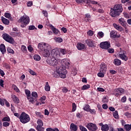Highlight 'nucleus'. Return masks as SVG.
Returning <instances> with one entry per match:
<instances>
[{"instance_id":"58836bf2","label":"nucleus","mask_w":131,"mask_h":131,"mask_svg":"<svg viewBox=\"0 0 131 131\" xmlns=\"http://www.w3.org/2000/svg\"><path fill=\"white\" fill-rule=\"evenodd\" d=\"M113 116L116 119H117V118H118V111H115V112L113 113Z\"/></svg>"},{"instance_id":"f03ea898","label":"nucleus","mask_w":131,"mask_h":131,"mask_svg":"<svg viewBox=\"0 0 131 131\" xmlns=\"http://www.w3.org/2000/svg\"><path fill=\"white\" fill-rule=\"evenodd\" d=\"M122 11H123L122 4H117L115 5L114 9H111L110 15L112 17H116V16H119Z\"/></svg>"},{"instance_id":"13d9d810","label":"nucleus","mask_w":131,"mask_h":131,"mask_svg":"<svg viewBox=\"0 0 131 131\" xmlns=\"http://www.w3.org/2000/svg\"><path fill=\"white\" fill-rule=\"evenodd\" d=\"M121 101L122 102V103H125V102H126V96H123L122 97Z\"/></svg>"},{"instance_id":"37998d69","label":"nucleus","mask_w":131,"mask_h":131,"mask_svg":"<svg viewBox=\"0 0 131 131\" xmlns=\"http://www.w3.org/2000/svg\"><path fill=\"white\" fill-rule=\"evenodd\" d=\"M37 123L38 125H41V126H43V122H42V120H38V121H37Z\"/></svg>"},{"instance_id":"c756f323","label":"nucleus","mask_w":131,"mask_h":131,"mask_svg":"<svg viewBox=\"0 0 131 131\" xmlns=\"http://www.w3.org/2000/svg\"><path fill=\"white\" fill-rule=\"evenodd\" d=\"M45 90L46 92H50V91H51V86L49 84V82H46Z\"/></svg>"},{"instance_id":"c85d7f7f","label":"nucleus","mask_w":131,"mask_h":131,"mask_svg":"<svg viewBox=\"0 0 131 131\" xmlns=\"http://www.w3.org/2000/svg\"><path fill=\"white\" fill-rule=\"evenodd\" d=\"M114 64H115L116 66H120V65H121V60L118 59H114Z\"/></svg>"},{"instance_id":"7ed1b4c3","label":"nucleus","mask_w":131,"mask_h":131,"mask_svg":"<svg viewBox=\"0 0 131 131\" xmlns=\"http://www.w3.org/2000/svg\"><path fill=\"white\" fill-rule=\"evenodd\" d=\"M19 119L21 123L25 124V123H28L29 121H30V117L25 112H23L19 117Z\"/></svg>"},{"instance_id":"052dcab7","label":"nucleus","mask_w":131,"mask_h":131,"mask_svg":"<svg viewBox=\"0 0 131 131\" xmlns=\"http://www.w3.org/2000/svg\"><path fill=\"white\" fill-rule=\"evenodd\" d=\"M29 73H30V74H31L32 75H36V73H35V72H34V71H33L31 69H29Z\"/></svg>"},{"instance_id":"f3484780","label":"nucleus","mask_w":131,"mask_h":131,"mask_svg":"<svg viewBox=\"0 0 131 131\" xmlns=\"http://www.w3.org/2000/svg\"><path fill=\"white\" fill-rule=\"evenodd\" d=\"M85 42L90 48H94V47H95V41L92 39H87L86 40Z\"/></svg>"},{"instance_id":"49530a36","label":"nucleus","mask_w":131,"mask_h":131,"mask_svg":"<svg viewBox=\"0 0 131 131\" xmlns=\"http://www.w3.org/2000/svg\"><path fill=\"white\" fill-rule=\"evenodd\" d=\"M5 99L0 98V105H1V106H5Z\"/></svg>"},{"instance_id":"680f3d73","label":"nucleus","mask_w":131,"mask_h":131,"mask_svg":"<svg viewBox=\"0 0 131 131\" xmlns=\"http://www.w3.org/2000/svg\"><path fill=\"white\" fill-rule=\"evenodd\" d=\"M107 52L110 54H112L113 53H114V49H113V48L108 49L107 50Z\"/></svg>"},{"instance_id":"6e6552de","label":"nucleus","mask_w":131,"mask_h":131,"mask_svg":"<svg viewBox=\"0 0 131 131\" xmlns=\"http://www.w3.org/2000/svg\"><path fill=\"white\" fill-rule=\"evenodd\" d=\"M60 51L58 50L53 49L51 51V58L57 59L60 58Z\"/></svg>"},{"instance_id":"6ab92c4d","label":"nucleus","mask_w":131,"mask_h":131,"mask_svg":"<svg viewBox=\"0 0 131 131\" xmlns=\"http://www.w3.org/2000/svg\"><path fill=\"white\" fill-rule=\"evenodd\" d=\"M50 27H52V30L53 32V33H54V34H55V35H60V31H59V30L56 29V28H55L52 25H50Z\"/></svg>"},{"instance_id":"ea45409f","label":"nucleus","mask_w":131,"mask_h":131,"mask_svg":"<svg viewBox=\"0 0 131 131\" xmlns=\"http://www.w3.org/2000/svg\"><path fill=\"white\" fill-rule=\"evenodd\" d=\"M35 114L40 118H43V115H41V113L38 112H35Z\"/></svg>"},{"instance_id":"2eb2a0df","label":"nucleus","mask_w":131,"mask_h":131,"mask_svg":"<svg viewBox=\"0 0 131 131\" xmlns=\"http://www.w3.org/2000/svg\"><path fill=\"white\" fill-rule=\"evenodd\" d=\"M110 37L111 38H119L120 35H118L116 31H112L110 33Z\"/></svg>"},{"instance_id":"423d86ee","label":"nucleus","mask_w":131,"mask_h":131,"mask_svg":"<svg viewBox=\"0 0 131 131\" xmlns=\"http://www.w3.org/2000/svg\"><path fill=\"white\" fill-rule=\"evenodd\" d=\"M113 93V95L118 98V97H120L121 95L124 94V90L121 88H116L114 90Z\"/></svg>"},{"instance_id":"f257e3e1","label":"nucleus","mask_w":131,"mask_h":131,"mask_svg":"<svg viewBox=\"0 0 131 131\" xmlns=\"http://www.w3.org/2000/svg\"><path fill=\"white\" fill-rule=\"evenodd\" d=\"M64 65L65 66H61L60 67H56V71L53 74L54 77L57 78L59 76L61 78H66V74H67L66 68H69L70 63L66 61H64Z\"/></svg>"},{"instance_id":"a878e982","label":"nucleus","mask_w":131,"mask_h":131,"mask_svg":"<svg viewBox=\"0 0 131 131\" xmlns=\"http://www.w3.org/2000/svg\"><path fill=\"white\" fill-rule=\"evenodd\" d=\"M25 94L27 96V99L28 100L29 102L30 100V98L31 97V93L30 92V91L28 90H25Z\"/></svg>"},{"instance_id":"9b49d317","label":"nucleus","mask_w":131,"mask_h":131,"mask_svg":"<svg viewBox=\"0 0 131 131\" xmlns=\"http://www.w3.org/2000/svg\"><path fill=\"white\" fill-rule=\"evenodd\" d=\"M38 48L41 51H45L46 49H51V46L46 43H39L38 45Z\"/></svg>"},{"instance_id":"1a4fd4ad","label":"nucleus","mask_w":131,"mask_h":131,"mask_svg":"<svg viewBox=\"0 0 131 131\" xmlns=\"http://www.w3.org/2000/svg\"><path fill=\"white\" fill-rule=\"evenodd\" d=\"M48 64L50 65V66H57L58 65L59 59L57 58H52L50 60H47Z\"/></svg>"},{"instance_id":"8fccbe9b","label":"nucleus","mask_w":131,"mask_h":131,"mask_svg":"<svg viewBox=\"0 0 131 131\" xmlns=\"http://www.w3.org/2000/svg\"><path fill=\"white\" fill-rule=\"evenodd\" d=\"M125 116H126L127 118H131V113H129V112H126L124 114Z\"/></svg>"},{"instance_id":"c03bdc74","label":"nucleus","mask_w":131,"mask_h":131,"mask_svg":"<svg viewBox=\"0 0 131 131\" xmlns=\"http://www.w3.org/2000/svg\"><path fill=\"white\" fill-rule=\"evenodd\" d=\"M87 34L89 36H93V35H94V31H93L92 30H89L88 32H87Z\"/></svg>"},{"instance_id":"4c0bfd02","label":"nucleus","mask_w":131,"mask_h":131,"mask_svg":"<svg viewBox=\"0 0 131 131\" xmlns=\"http://www.w3.org/2000/svg\"><path fill=\"white\" fill-rule=\"evenodd\" d=\"M90 109L91 106H90L89 105H86L83 108V110H84V111H86V112H90Z\"/></svg>"},{"instance_id":"69168bd1","label":"nucleus","mask_w":131,"mask_h":131,"mask_svg":"<svg viewBox=\"0 0 131 131\" xmlns=\"http://www.w3.org/2000/svg\"><path fill=\"white\" fill-rule=\"evenodd\" d=\"M89 112H90L91 114H96V110L95 109H90Z\"/></svg>"},{"instance_id":"bf43d9fd","label":"nucleus","mask_w":131,"mask_h":131,"mask_svg":"<svg viewBox=\"0 0 131 131\" xmlns=\"http://www.w3.org/2000/svg\"><path fill=\"white\" fill-rule=\"evenodd\" d=\"M63 41V39L60 37H58L56 38V42H62Z\"/></svg>"},{"instance_id":"6e6d98bb","label":"nucleus","mask_w":131,"mask_h":131,"mask_svg":"<svg viewBox=\"0 0 131 131\" xmlns=\"http://www.w3.org/2000/svg\"><path fill=\"white\" fill-rule=\"evenodd\" d=\"M123 16L125 18H126V19H128V18H129V15L126 12L123 13Z\"/></svg>"},{"instance_id":"09e8293b","label":"nucleus","mask_w":131,"mask_h":131,"mask_svg":"<svg viewBox=\"0 0 131 131\" xmlns=\"http://www.w3.org/2000/svg\"><path fill=\"white\" fill-rule=\"evenodd\" d=\"M102 102V103H108V99H107V96L103 97Z\"/></svg>"},{"instance_id":"4d7b16f0","label":"nucleus","mask_w":131,"mask_h":131,"mask_svg":"<svg viewBox=\"0 0 131 131\" xmlns=\"http://www.w3.org/2000/svg\"><path fill=\"white\" fill-rule=\"evenodd\" d=\"M72 73L73 74V75H76L77 74V70H76V69H73Z\"/></svg>"},{"instance_id":"cd10ccee","label":"nucleus","mask_w":131,"mask_h":131,"mask_svg":"<svg viewBox=\"0 0 131 131\" xmlns=\"http://www.w3.org/2000/svg\"><path fill=\"white\" fill-rule=\"evenodd\" d=\"M90 4H92V5H98L100 7V5L98 2L92 0H87V4L89 5Z\"/></svg>"},{"instance_id":"39448f33","label":"nucleus","mask_w":131,"mask_h":131,"mask_svg":"<svg viewBox=\"0 0 131 131\" xmlns=\"http://www.w3.org/2000/svg\"><path fill=\"white\" fill-rule=\"evenodd\" d=\"M3 38L7 41V42H9V43H11L13 45L15 42V40H14V38L12 37V36H10V35L7 34V33H4L2 35Z\"/></svg>"},{"instance_id":"864d4df0","label":"nucleus","mask_w":131,"mask_h":131,"mask_svg":"<svg viewBox=\"0 0 131 131\" xmlns=\"http://www.w3.org/2000/svg\"><path fill=\"white\" fill-rule=\"evenodd\" d=\"M27 7H31L32 6H33V3L32 1H29V2L27 3Z\"/></svg>"},{"instance_id":"774afa93","label":"nucleus","mask_w":131,"mask_h":131,"mask_svg":"<svg viewBox=\"0 0 131 131\" xmlns=\"http://www.w3.org/2000/svg\"><path fill=\"white\" fill-rule=\"evenodd\" d=\"M62 91L63 93H66L68 92V89L66 87H64L62 89Z\"/></svg>"},{"instance_id":"603ef678","label":"nucleus","mask_w":131,"mask_h":131,"mask_svg":"<svg viewBox=\"0 0 131 131\" xmlns=\"http://www.w3.org/2000/svg\"><path fill=\"white\" fill-rule=\"evenodd\" d=\"M4 16L6 18L9 19V18H11V14L9 13L6 12L4 14Z\"/></svg>"},{"instance_id":"20e7f679","label":"nucleus","mask_w":131,"mask_h":131,"mask_svg":"<svg viewBox=\"0 0 131 131\" xmlns=\"http://www.w3.org/2000/svg\"><path fill=\"white\" fill-rule=\"evenodd\" d=\"M29 22H30V18L27 16H22L18 20V23H21L20 26L23 28L26 27V25H28V24H29Z\"/></svg>"},{"instance_id":"5701e85b","label":"nucleus","mask_w":131,"mask_h":131,"mask_svg":"<svg viewBox=\"0 0 131 131\" xmlns=\"http://www.w3.org/2000/svg\"><path fill=\"white\" fill-rule=\"evenodd\" d=\"M1 20L2 23H3V24H5V25H9V24H10V20L4 17V16L1 17Z\"/></svg>"},{"instance_id":"3c124183","label":"nucleus","mask_w":131,"mask_h":131,"mask_svg":"<svg viewBox=\"0 0 131 131\" xmlns=\"http://www.w3.org/2000/svg\"><path fill=\"white\" fill-rule=\"evenodd\" d=\"M3 126H4V127H8V126H9L10 125V123L8 122H4L3 123Z\"/></svg>"},{"instance_id":"2f4dec72","label":"nucleus","mask_w":131,"mask_h":131,"mask_svg":"<svg viewBox=\"0 0 131 131\" xmlns=\"http://www.w3.org/2000/svg\"><path fill=\"white\" fill-rule=\"evenodd\" d=\"M91 88V85L90 84L84 85L81 88L82 91H85V90H88V89H90Z\"/></svg>"},{"instance_id":"a19ab883","label":"nucleus","mask_w":131,"mask_h":131,"mask_svg":"<svg viewBox=\"0 0 131 131\" xmlns=\"http://www.w3.org/2000/svg\"><path fill=\"white\" fill-rule=\"evenodd\" d=\"M59 53H61L62 55H66V54H67V51H66V50L64 49H61Z\"/></svg>"},{"instance_id":"0eeeda50","label":"nucleus","mask_w":131,"mask_h":131,"mask_svg":"<svg viewBox=\"0 0 131 131\" xmlns=\"http://www.w3.org/2000/svg\"><path fill=\"white\" fill-rule=\"evenodd\" d=\"M38 97V95H37V92H32L31 94V97L29 100L30 103H32V104H34V102L37 100Z\"/></svg>"},{"instance_id":"ddd939ff","label":"nucleus","mask_w":131,"mask_h":131,"mask_svg":"<svg viewBox=\"0 0 131 131\" xmlns=\"http://www.w3.org/2000/svg\"><path fill=\"white\" fill-rule=\"evenodd\" d=\"M107 64L104 62H102L100 65L99 72H104L106 73V71H107Z\"/></svg>"},{"instance_id":"a18cd8bd","label":"nucleus","mask_w":131,"mask_h":131,"mask_svg":"<svg viewBox=\"0 0 131 131\" xmlns=\"http://www.w3.org/2000/svg\"><path fill=\"white\" fill-rule=\"evenodd\" d=\"M76 110V104L73 103L72 104V112H74Z\"/></svg>"},{"instance_id":"4be33fe9","label":"nucleus","mask_w":131,"mask_h":131,"mask_svg":"<svg viewBox=\"0 0 131 131\" xmlns=\"http://www.w3.org/2000/svg\"><path fill=\"white\" fill-rule=\"evenodd\" d=\"M113 26L115 28V29L118 30V31H120V32H122V31H123V28L116 24H113Z\"/></svg>"},{"instance_id":"b1692460","label":"nucleus","mask_w":131,"mask_h":131,"mask_svg":"<svg viewBox=\"0 0 131 131\" xmlns=\"http://www.w3.org/2000/svg\"><path fill=\"white\" fill-rule=\"evenodd\" d=\"M70 129L73 131H77L78 129V127L74 123H72L70 125Z\"/></svg>"},{"instance_id":"e433bc0d","label":"nucleus","mask_w":131,"mask_h":131,"mask_svg":"<svg viewBox=\"0 0 131 131\" xmlns=\"http://www.w3.org/2000/svg\"><path fill=\"white\" fill-rule=\"evenodd\" d=\"M7 52L10 54H12V55H14V54H15V52L14 51V50H13V49H12V48L10 47H8L7 48Z\"/></svg>"},{"instance_id":"aec40b11","label":"nucleus","mask_w":131,"mask_h":131,"mask_svg":"<svg viewBox=\"0 0 131 131\" xmlns=\"http://www.w3.org/2000/svg\"><path fill=\"white\" fill-rule=\"evenodd\" d=\"M119 23H120L123 27H124V28H125L126 27V25H127V23L123 18H121L119 19Z\"/></svg>"},{"instance_id":"f704fd0d","label":"nucleus","mask_w":131,"mask_h":131,"mask_svg":"<svg viewBox=\"0 0 131 131\" xmlns=\"http://www.w3.org/2000/svg\"><path fill=\"white\" fill-rule=\"evenodd\" d=\"M124 129L126 131H129L131 129V125L130 124H125L124 125Z\"/></svg>"},{"instance_id":"c9c22d12","label":"nucleus","mask_w":131,"mask_h":131,"mask_svg":"<svg viewBox=\"0 0 131 131\" xmlns=\"http://www.w3.org/2000/svg\"><path fill=\"white\" fill-rule=\"evenodd\" d=\"M33 58L35 61H40V59H41V57H40V56L38 55H35Z\"/></svg>"},{"instance_id":"4468645a","label":"nucleus","mask_w":131,"mask_h":131,"mask_svg":"<svg viewBox=\"0 0 131 131\" xmlns=\"http://www.w3.org/2000/svg\"><path fill=\"white\" fill-rule=\"evenodd\" d=\"M50 49H46L43 50L42 55L43 57H45V58H49L50 56H51V52H50Z\"/></svg>"},{"instance_id":"79ce46f5","label":"nucleus","mask_w":131,"mask_h":131,"mask_svg":"<svg viewBox=\"0 0 131 131\" xmlns=\"http://www.w3.org/2000/svg\"><path fill=\"white\" fill-rule=\"evenodd\" d=\"M11 120V119H10V117L9 116L8 117H4L3 119H2V121H10Z\"/></svg>"},{"instance_id":"72a5a7b5","label":"nucleus","mask_w":131,"mask_h":131,"mask_svg":"<svg viewBox=\"0 0 131 131\" xmlns=\"http://www.w3.org/2000/svg\"><path fill=\"white\" fill-rule=\"evenodd\" d=\"M21 50L24 54H26L27 53V48H26V46L25 45H22L21 46Z\"/></svg>"},{"instance_id":"dca6fc26","label":"nucleus","mask_w":131,"mask_h":131,"mask_svg":"<svg viewBox=\"0 0 131 131\" xmlns=\"http://www.w3.org/2000/svg\"><path fill=\"white\" fill-rule=\"evenodd\" d=\"M100 126H101V129L102 131H108L109 130V126L108 124H103V123H100L98 124Z\"/></svg>"},{"instance_id":"473e14b6","label":"nucleus","mask_w":131,"mask_h":131,"mask_svg":"<svg viewBox=\"0 0 131 131\" xmlns=\"http://www.w3.org/2000/svg\"><path fill=\"white\" fill-rule=\"evenodd\" d=\"M77 4H88V0H76Z\"/></svg>"},{"instance_id":"412c9836","label":"nucleus","mask_w":131,"mask_h":131,"mask_svg":"<svg viewBox=\"0 0 131 131\" xmlns=\"http://www.w3.org/2000/svg\"><path fill=\"white\" fill-rule=\"evenodd\" d=\"M11 98L15 104H19L20 103V100H19V98L16 95H11Z\"/></svg>"},{"instance_id":"e2e57ef3","label":"nucleus","mask_w":131,"mask_h":131,"mask_svg":"<svg viewBox=\"0 0 131 131\" xmlns=\"http://www.w3.org/2000/svg\"><path fill=\"white\" fill-rule=\"evenodd\" d=\"M35 29V27L34 26H30L29 27V30H34Z\"/></svg>"},{"instance_id":"f8f14e48","label":"nucleus","mask_w":131,"mask_h":131,"mask_svg":"<svg viewBox=\"0 0 131 131\" xmlns=\"http://www.w3.org/2000/svg\"><path fill=\"white\" fill-rule=\"evenodd\" d=\"M86 127L91 131H96L98 129V127H97V125L93 123H89L86 126Z\"/></svg>"},{"instance_id":"393cba45","label":"nucleus","mask_w":131,"mask_h":131,"mask_svg":"<svg viewBox=\"0 0 131 131\" xmlns=\"http://www.w3.org/2000/svg\"><path fill=\"white\" fill-rule=\"evenodd\" d=\"M0 51L3 55H4L6 53V46H5V44H1L0 45Z\"/></svg>"},{"instance_id":"5fc2aeb1","label":"nucleus","mask_w":131,"mask_h":131,"mask_svg":"<svg viewBox=\"0 0 131 131\" xmlns=\"http://www.w3.org/2000/svg\"><path fill=\"white\" fill-rule=\"evenodd\" d=\"M42 14H43V15L45 16V17H48L49 14L48 13V11H46V10H43L42 11Z\"/></svg>"},{"instance_id":"a211bd4d","label":"nucleus","mask_w":131,"mask_h":131,"mask_svg":"<svg viewBox=\"0 0 131 131\" xmlns=\"http://www.w3.org/2000/svg\"><path fill=\"white\" fill-rule=\"evenodd\" d=\"M84 48H85V45H84V44L80 42H78L77 43V49L79 51H82V50H84Z\"/></svg>"},{"instance_id":"9d476101","label":"nucleus","mask_w":131,"mask_h":131,"mask_svg":"<svg viewBox=\"0 0 131 131\" xmlns=\"http://www.w3.org/2000/svg\"><path fill=\"white\" fill-rule=\"evenodd\" d=\"M110 47H111L110 42L104 41L100 43V48H101V49H103V50H108Z\"/></svg>"},{"instance_id":"bb28decb","label":"nucleus","mask_w":131,"mask_h":131,"mask_svg":"<svg viewBox=\"0 0 131 131\" xmlns=\"http://www.w3.org/2000/svg\"><path fill=\"white\" fill-rule=\"evenodd\" d=\"M119 57L123 61H127V60H128L127 56H126V55H125L124 53H123L122 54H120Z\"/></svg>"},{"instance_id":"338daca9","label":"nucleus","mask_w":131,"mask_h":131,"mask_svg":"<svg viewBox=\"0 0 131 131\" xmlns=\"http://www.w3.org/2000/svg\"><path fill=\"white\" fill-rule=\"evenodd\" d=\"M97 91L98 92H105V89L102 88H97Z\"/></svg>"},{"instance_id":"de8ad7c7","label":"nucleus","mask_w":131,"mask_h":131,"mask_svg":"<svg viewBox=\"0 0 131 131\" xmlns=\"http://www.w3.org/2000/svg\"><path fill=\"white\" fill-rule=\"evenodd\" d=\"M97 35H98V36H99V37H100L101 38H102V37H104V33H103V32H99L97 34Z\"/></svg>"},{"instance_id":"7c9ffc66","label":"nucleus","mask_w":131,"mask_h":131,"mask_svg":"<svg viewBox=\"0 0 131 131\" xmlns=\"http://www.w3.org/2000/svg\"><path fill=\"white\" fill-rule=\"evenodd\" d=\"M105 74H106V73H105V72H99L97 74V76H98V77H100L101 78H103V77H104V76H105Z\"/></svg>"},{"instance_id":"0e129e2a","label":"nucleus","mask_w":131,"mask_h":131,"mask_svg":"<svg viewBox=\"0 0 131 131\" xmlns=\"http://www.w3.org/2000/svg\"><path fill=\"white\" fill-rule=\"evenodd\" d=\"M102 108L103 109L106 110V109H108V105H107V104H103L102 105Z\"/></svg>"}]
</instances>
